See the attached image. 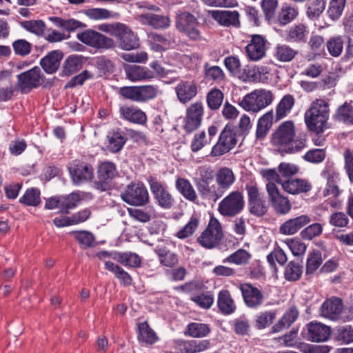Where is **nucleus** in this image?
<instances>
[{
    "label": "nucleus",
    "instance_id": "obj_1",
    "mask_svg": "<svg viewBox=\"0 0 353 353\" xmlns=\"http://www.w3.org/2000/svg\"><path fill=\"white\" fill-rule=\"evenodd\" d=\"M272 144L285 153H296L307 146V135L296 134L294 123L292 121L283 122L272 134Z\"/></svg>",
    "mask_w": 353,
    "mask_h": 353
},
{
    "label": "nucleus",
    "instance_id": "obj_2",
    "mask_svg": "<svg viewBox=\"0 0 353 353\" xmlns=\"http://www.w3.org/2000/svg\"><path fill=\"white\" fill-rule=\"evenodd\" d=\"M330 104L323 99H316L304 114L305 123L309 131L321 134L329 128Z\"/></svg>",
    "mask_w": 353,
    "mask_h": 353
},
{
    "label": "nucleus",
    "instance_id": "obj_3",
    "mask_svg": "<svg viewBox=\"0 0 353 353\" xmlns=\"http://www.w3.org/2000/svg\"><path fill=\"white\" fill-rule=\"evenodd\" d=\"M118 93L126 99L138 103H146L161 95L162 91L157 85L149 84L121 87Z\"/></svg>",
    "mask_w": 353,
    "mask_h": 353
},
{
    "label": "nucleus",
    "instance_id": "obj_4",
    "mask_svg": "<svg viewBox=\"0 0 353 353\" xmlns=\"http://www.w3.org/2000/svg\"><path fill=\"white\" fill-rule=\"evenodd\" d=\"M273 99L270 90L257 89L244 96L239 105L245 111L256 113L270 105Z\"/></svg>",
    "mask_w": 353,
    "mask_h": 353
},
{
    "label": "nucleus",
    "instance_id": "obj_5",
    "mask_svg": "<svg viewBox=\"0 0 353 353\" xmlns=\"http://www.w3.org/2000/svg\"><path fill=\"white\" fill-rule=\"evenodd\" d=\"M223 231L221 223L214 217H211L206 228L198 236L199 244L208 250L218 247L223 238Z\"/></svg>",
    "mask_w": 353,
    "mask_h": 353
},
{
    "label": "nucleus",
    "instance_id": "obj_6",
    "mask_svg": "<svg viewBox=\"0 0 353 353\" xmlns=\"http://www.w3.org/2000/svg\"><path fill=\"white\" fill-rule=\"evenodd\" d=\"M244 207L243 194L237 190L230 192L220 201L217 210L221 215L232 218L241 213Z\"/></svg>",
    "mask_w": 353,
    "mask_h": 353
},
{
    "label": "nucleus",
    "instance_id": "obj_7",
    "mask_svg": "<svg viewBox=\"0 0 353 353\" xmlns=\"http://www.w3.org/2000/svg\"><path fill=\"white\" fill-rule=\"evenodd\" d=\"M147 181L155 203L163 210L171 209L174 205L175 200L167 185L152 175L148 177Z\"/></svg>",
    "mask_w": 353,
    "mask_h": 353
},
{
    "label": "nucleus",
    "instance_id": "obj_8",
    "mask_svg": "<svg viewBox=\"0 0 353 353\" xmlns=\"http://www.w3.org/2000/svg\"><path fill=\"white\" fill-rule=\"evenodd\" d=\"M236 181V176L232 169L223 167L215 174V181L212 188L210 201L216 202L227 192Z\"/></svg>",
    "mask_w": 353,
    "mask_h": 353
},
{
    "label": "nucleus",
    "instance_id": "obj_9",
    "mask_svg": "<svg viewBox=\"0 0 353 353\" xmlns=\"http://www.w3.org/2000/svg\"><path fill=\"white\" fill-rule=\"evenodd\" d=\"M122 200L134 206H144L149 202V194L145 185L141 182H132L121 193Z\"/></svg>",
    "mask_w": 353,
    "mask_h": 353
},
{
    "label": "nucleus",
    "instance_id": "obj_10",
    "mask_svg": "<svg viewBox=\"0 0 353 353\" xmlns=\"http://www.w3.org/2000/svg\"><path fill=\"white\" fill-rule=\"evenodd\" d=\"M176 27L179 32L185 34L191 40L201 39L199 23L197 19L188 12H183L176 15Z\"/></svg>",
    "mask_w": 353,
    "mask_h": 353
},
{
    "label": "nucleus",
    "instance_id": "obj_11",
    "mask_svg": "<svg viewBox=\"0 0 353 353\" xmlns=\"http://www.w3.org/2000/svg\"><path fill=\"white\" fill-rule=\"evenodd\" d=\"M77 37L84 44L97 50H108L115 47L112 39L92 29L78 33Z\"/></svg>",
    "mask_w": 353,
    "mask_h": 353
},
{
    "label": "nucleus",
    "instance_id": "obj_12",
    "mask_svg": "<svg viewBox=\"0 0 353 353\" xmlns=\"http://www.w3.org/2000/svg\"><path fill=\"white\" fill-rule=\"evenodd\" d=\"M68 169L75 185L90 181L94 178L92 165L85 161L74 159L68 163Z\"/></svg>",
    "mask_w": 353,
    "mask_h": 353
},
{
    "label": "nucleus",
    "instance_id": "obj_13",
    "mask_svg": "<svg viewBox=\"0 0 353 353\" xmlns=\"http://www.w3.org/2000/svg\"><path fill=\"white\" fill-rule=\"evenodd\" d=\"M43 81V76L39 67H34L17 75V89L22 93H28L39 87Z\"/></svg>",
    "mask_w": 353,
    "mask_h": 353
},
{
    "label": "nucleus",
    "instance_id": "obj_14",
    "mask_svg": "<svg viewBox=\"0 0 353 353\" xmlns=\"http://www.w3.org/2000/svg\"><path fill=\"white\" fill-rule=\"evenodd\" d=\"M197 173L199 177L194 179V183L199 194L203 199L210 201L215 174L210 168L206 166L199 167Z\"/></svg>",
    "mask_w": 353,
    "mask_h": 353
},
{
    "label": "nucleus",
    "instance_id": "obj_15",
    "mask_svg": "<svg viewBox=\"0 0 353 353\" xmlns=\"http://www.w3.org/2000/svg\"><path fill=\"white\" fill-rule=\"evenodd\" d=\"M237 143L236 132L227 125L219 135L217 143L212 147L211 156L218 157L226 154L233 149Z\"/></svg>",
    "mask_w": 353,
    "mask_h": 353
},
{
    "label": "nucleus",
    "instance_id": "obj_16",
    "mask_svg": "<svg viewBox=\"0 0 353 353\" xmlns=\"http://www.w3.org/2000/svg\"><path fill=\"white\" fill-rule=\"evenodd\" d=\"M204 114V107L201 102L192 103L185 112L183 120V130L187 133H191L196 130L201 124Z\"/></svg>",
    "mask_w": 353,
    "mask_h": 353
},
{
    "label": "nucleus",
    "instance_id": "obj_17",
    "mask_svg": "<svg viewBox=\"0 0 353 353\" xmlns=\"http://www.w3.org/2000/svg\"><path fill=\"white\" fill-rule=\"evenodd\" d=\"M266 190L269 201L276 213L285 214L291 210V203L288 199L281 194L274 183H268Z\"/></svg>",
    "mask_w": 353,
    "mask_h": 353
},
{
    "label": "nucleus",
    "instance_id": "obj_18",
    "mask_svg": "<svg viewBox=\"0 0 353 353\" xmlns=\"http://www.w3.org/2000/svg\"><path fill=\"white\" fill-rule=\"evenodd\" d=\"M344 305L343 301L338 297L332 296L326 299L321 305L320 315L332 321H345L342 316Z\"/></svg>",
    "mask_w": 353,
    "mask_h": 353
},
{
    "label": "nucleus",
    "instance_id": "obj_19",
    "mask_svg": "<svg viewBox=\"0 0 353 353\" xmlns=\"http://www.w3.org/2000/svg\"><path fill=\"white\" fill-rule=\"evenodd\" d=\"M245 305L252 309L261 307L264 302L263 292L250 283H242L239 287Z\"/></svg>",
    "mask_w": 353,
    "mask_h": 353
},
{
    "label": "nucleus",
    "instance_id": "obj_20",
    "mask_svg": "<svg viewBox=\"0 0 353 353\" xmlns=\"http://www.w3.org/2000/svg\"><path fill=\"white\" fill-rule=\"evenodd\" d=\"M267 40L259 34H253L250 43L245 47L248 58L252 61H258L263 59L268 49Z\"/></svg>",
    "mask_w": 353,
    "mask_h": 353
},
{
    "label": "nucleus",
    "instance_id": "obj_21",
    "mask_svg": "<svg viewBox=\"0 0 353 353\" xmlns=\"http://www.w3.org/2000/svg\"><path fill=\"white\" fill-rule=\"evenodd\" d=\"M331 335V329L329 326L312 321L306 326L305 338L312 342H323L329 339Z\"/></svg>",
    "mask_w": 353,
    "mask_h": 353
},
{
    "label": "nucleus",
    "instance_id": "obj_22",
    "mask_svg": "<svg viewBox=\"0 0 353 353\" xmlns=\"http://www.w3.org/2000/svg\"><path fill=\"white\" fill-rule=\"evenodd\" d=\"M126 78L132 81H146L155 79L154 72L145 66L126 65L124 67Z\"/></svg>",
    "mask_w": 353,
    "mask_h": 353
},
{
    "label": "nucleus",
    "instance_id": "obj_23",
    "mask_svg": "<svg viewBox=\"0 0 353 353\" xmlns=\"http://www.w3.org/2000/svg\"><path fill=\"white\" fill-rule=\"evenodd\" d=\"M136 19L142 25L149 26L154 29H166L171 24L169 17L154 13L141 14Z\"/></svg>",
    "mask_w": 353,
    "mask_h": 353
},
{
    "label": "nucleus",
    "instance_id": "obj_24",
    "mask_svg": "<svg viewBox=\"0 0 353 353\" xmlns=\"http://www.w3.org/2000/svg\"><path fill=\"white\" fill-rule=\"evenodd\" d=\"M116 37L119 41L120 47L125 50L137 48L139 46L137 35L128 26L123 24L120 27Z\"/></svg>",
    "mask_w": 353,
    "mask_h": 353
},
{
    "label": "nucleus",
    "instance_id": "obj_25",
    "mask_svg": "<svg viewBox=\"0 0 353 353\" xmlns=\"http://www.w3.org/2000/svg\"><path fill=\"white\" fill-rule=\"evenodd\" d=\"M176 347L181 353H199L210 349L209 340H178Z\"/></svg>",
    "mask_w": 353,
    "mask_h": 353
},
{
    "label": "nucleus",
    "instance_id": "obj_26",
    "mask_svg": "<svg viewBox=\"0 0 353 353\" xmlns=\"http://www.w3.org/2000/svg\"><path fill=\"white\" fill-rule=\"evenodd\" d=\"M210 14L212 17L221 26L235 28L240 26L239 14L237 11L212 10Z\"/></svg>",
    "mask_w": 353,
    "mask_h": 353
},
{
    "label": "nucleus",
    "instance_id": "obj_27",
    "mask_svg": "<svg viewBox=\"0 0 353 353\" xmlns=\"http://www.w3.org/2000/svg\"><path fill=\"white\" fill-rule=\"evenodd\" d=\"M282 188L288 194L296 195L306 193L311 190L312 185L306 179H291L281 183Z\"/></svg>",
    "mask_w": 353,
    "mask_h": 353
},
{
    "label": "nucleus",
    "instance_id": "obj_28",
    "mask_svg": "<svg viewBox=\"0 0 353 353\" xmlns=\"http://www.w3.org/2000/svg\"><path fill=\"white\" fill-rule=\"evenodd\" d=\"M177 99L182 103L191 101L197 94V87L193 81H181L175 88Z\"/></svg>",
    "mask_w": 353,
    "mask_h": 353
},
{
    "label": "nucleus",
    "instance_id": "obj_29",
    "mask_svg": "<svg viewBox=\"0 0 353 353\" xmlns=\"http://www.w3.org/2000/svg\"><path fill=\"white\" fill-rule=\"evenodd\" d=\"M175 188L186 200L199 204L198 194L188 179L178 177L175 181Z\"/></svg>",
    "mask_w": 353,
    "mask_h": 353
},
{
    "label": "nucleus",
    "instance_id": "obj_30",
    "mask_svg": "<svg viewBox=\"0 0 353 353\" xmlns=\"http://www.w3.org/2000/svg\"><path fill=\"white\" fill-rule=\"evenodd\" d=\"M310 221L311 219L307 215H301L284 222L280 226L279 230L283 234L292 235Z\"/></svg>",
    "mask_w": 353,
    "mask_h": 353
},
{
    "label": "nucleus",
    "instance_id": "obj_31",
    "mask_svg": "<svg viewBox=\"0 0 353 353\" xmlns=\"http://www.w3.org/2000/svg\"><path fill=\"white\" fill-rule=\"evenodd\" d=\"M299 312L296 307L292 306L287 310L281 318L272 326L274 333L279 332L287 329L297 319Z\"/></svg>",
    "mask_w": 353,
    "mask_h": 353
},
{
    "label": "nucleus",
    "instance_id": "obj_32",
    "mask_svg": "<svg viewBox=\"0 0 353 353\" xmlns=\"http://www.w3.org/2000/svg\"><path fill=\"white\" fill-rule=\"evenodd\" d=\"M294 103L295 99L292 95H284L275 108V121L285 119L291 112Z\"/></svg>",
    "mask_w": 353,
    "mask_h": 353
},
{
    "label": "nucleus",
    "instance_id": "obj_33",
    "mask_svg": "<svg viewBox=\"0 0 353 353\" xmlns=\"http://www.w3.org/2000/svg\"><path fill=\"white\" fill-rule=\"evenodd\" d=\"M62 58L61 51L53 50L41 59L40 63L46 73L52 74L58 70Z\"/></svg>",
    "mask_w": 353,
    "mask_h": 353
},
{
    "label": "nucleus",
    "instance_id": "obj_34",
    "mask_svg": "<svg viewBox=\"0 0 353 353\" xmlns=\"http://www.w3.org/2000/svg\"><path fill=\"white\" fill-rule=\"evenodd\" d=\"M119 112L125 120L134 123L144 124L147 121L145 113L134 106H121Z\"/></svg>",
    "mask_w": 353,
    "mask_h": 353
},
{
    "label": "nucleus",
    "instance_id": "obj_35",
    "mask_svg": "<svg viewBox=\"0 0 353 353\" xmlns=\"http://www.w3.org/2000/svg\"><path fill=\"white\" fill-rule=\"evenodd\" d=\"M332 119L346 125H353V105L352 103L345 102L339 105L333 114Z\"/></svg>",
    "mask_w": 353,
    "mask_h": 353
},
{
    "label": "nucleus",
    "instance_id": "obj_36",
    "mask_svg": "<svg viewBox=\"0 0 353 353\" xmlns=\"http://www.w3.org/2000/svg\"><path fill=\"white\" fill-rule=\"evenodd\" d=\"M154 252L158 256L159 262L161 265L172 268L178 263V255L164 246H157Z\"/></svg>",
    "mask_w": 353,
    "mask_h": 353
},
{
    "label": "nucleus",
    "instance_id": "obj_37",
    "mask_svg": "<svg viewBox=\"0 0 353 353\" xmlns=\"http://www.w3.org/2000/svg\"><path fill=\"white\" fill-rule=\"evenodd\" d=\"M309 31L307 26L299 23L290 28L286 35V39L290 42L305 43Z\"/></svg>",
    "mask_w": 353,
    "mask_h": 353
},
{
    "label": "nucleus",
    "instance_id": "obj_38",
    "mask_svg": "<svg viewBox=\"0 0 353 353\" xmlns=\"http://www.w3.org/2000/svg\"><path fill=\"white\" fill-rule=\"evenodd\" d=\"M211 332L209 325L198 322L190 323L184 331L185 336L192 338H204Z\"/></svg>",
    "mask_w": 353,
    "mask_h": 353
},
{
    "label": "nucleus",
    "instance_id": "obj_39",
    "mask_svg": "<svg viewBox=\"0 0 353 353\" xmlns=\"http://www.w3.org/2000/svg\"><path fill=\"white\" fill-rule=\"evenodd\" d=\"M218 306L224 314H230L236 310V305L228 290H222L218 295Z\"/></svg>",
    "mask_w": 353,
    "mask_h": 353
},
{
    "label": "nucleus",
    "instance_id": "obj_40",
    "mask_svg": "<svg viewBox=\"0 0 353 353\" xmlns=\"http://www.w3.org/2000/svg\"><path fill=\"white\" fill-rule=\"evenodd\" d=\"M274 115L272 110L267 112L259 118L257 123L256 137L258 139H263L272 127Z\"/></svg>",
    "mask_w": 353,
    "mask_h": 353
},
{
    "label": "nucleus",
    "instance_id": "obj_41",
    "mask_svg": "<svg viewBox=\"0 0 353 353\" xmlns=\"http://www.w3.org/2000/svg\"><path fill=\"white\" fill-rule=\"evenodd\" d=\"M299 53V51L287 44H278L274 52V57L281 62L291 61Z\"/></svg>",
    "mask_w": 353,
    "mask_h": 353
},
{
    "label": "nucleus",
    "instance_id": "obj_42",
    "mask_svg": "<svg viewBox=\"0 0 353 353\" xmlns=\"http://www.w3.org/2000/svg\"><path fill=\"white\" fill-rule=\"evenodd\" d=\"M112 258L122 265L131 268H138L141 263V257L134 252H117Z\"/></svg>",
    "mask_w": 353,
    "mask_h": 353
},
{
    "label": "nucleus",
    "instance_id": "obj_43",
    "mask_svg": "<svg viewBox=\"0 0 353 353\" xmlns=\"http://www.w3.org/2000/svg\"><path fill=\"white\" fill-rule=\"evenodd\" d=\"M48 20L55 26L68 32H73L83 26V23L74 19H64L59 17H49Z\"/></svg>",
    "mask_w": 353,
    "mask_h": 353
},
{
    "label": "nucleus",
    "instance_id": "obj_44",
    "mask_svg": "<svg viewBox=\"0 0 353 353\" xmlns=\"http://www.w3.org/2000/svg\"><path fill=\"white\" fill-rule=\"evenodd\" d=\"M70 234L79 243L82 249L92 248L95 245V237L94 234L87 230L72 231Z\"/></svg>",
    "mask_w": 353,
    "mask_h": 353
},
{
    "label": "nucleus",
    "instance_id": "obj_45",
    "mask_svg": "<svg viewBox=\"0 0 353 353\" xmlns=\"http://www.w3.org/2000/svg\"><path fill=\"white\" fill-rule=\"evenodd\" d=\"M108 148L112 152H119L125 145L127 138L121 131H113L108 135Z\"/></svg>",
    "mask_w": 353,
    "mask_h": 353
},
{
    "label": "nucleus",
    "instance_id": "obj_46",
    "mask_svg": "<svg viewBox=\"0 0 353 353\" xmlns=\"http://www.w3.org/2000/svg\"><path fill=\"white\" fill-rule=\"evenodd\" d=\"M105 268L112 272L123 285L128 286L132 284V279L130 275L117 264L110 261H105Z\"/></svg>",
    "mask_w": 353,
    "mask_h": 353
},
{
    "label": "nucleus",
    "instance_id": "obj_47",
    "mask_svg": "<svg viewBox=\"0 0 353 353\" xmlns=\"http://www.w3.org/2000/svg\"><path fill=\"white\" fill-rule=\"evenodd\" d=\"M83 57L73 54L69 56L65 61L63 68V74L70 76L82 68Z\"/></svg>",
    "mask_w": 353,
    "mask_h": 353
},
{
    "label": "nucleus",
    "instance_id": "obj_48",
    "mask_svg": "<svg viewBox=\"0 0 353 353\" xmlns=\"http://www.w3.org/2000/svg\"><path fill=\"white\" fill-rule=\"evenodd\" d=\"M199 223V218L196 215H192L188 222L176 233L175 236L179 239L190 237L198 229Z\"/></svg>",
    "mask_w": 353,
    "mask_h": 353
},
{
    "label": "nucleus",
    "instance_id": "obj_49",
    "mask_svg": "<svg viewBox=\"0 0 353 353\" xmlns=\"http://www.w3.org/2000/svg\"><path fill=\"white\" fill-rule=\"evenodd\" d=\"M276 310H265L259 312L255 317V327L259 330L264 329L270 325L276 316Z\"/></svg>",
    "mask_w": 353,
    "mask_h": 353
},
{
    "label": "nucleus",
    "instance_id": "obj_50",
    "mask_svg": "<svg viewBox=\"0 0 353 353\" xmlns=\"http://www.w3.org/2000/svg\"><path fill=\"white\" fill-rule=\"evenodd\" d=\"M83 13L92 20H103L110 18H117L119 14L114 13L105 8H89L83 10Z\"/></svg>",
    "mask_w": 353,
    "mask_h": 353
},
{
    "label": "nucleus",
    "instance_id": "obj_51",
    "mask_svg": "<svg viewBox=\"0 0 353 353\" xmlns=\"http://www.w3.org/2000/svg\"><path fill=\"white\" fill-rule=\"evenodd\" d=\"M224 98L223 92L218 88H212L206 95L208 107L211 110L219 109L223 103Z\"/></svg>",
    "mask_w": 353,
    "mask_h": 353
},
{
    "label": "nucleus",
    "instance_id": "obj_52",
    "mask_svg": "<svg viewBox=\"0 0 353 353\" xmlns=\"http://www.w3.org/2000/svg\"><path fill=\"white\" fill-rule=\"evenodd\" d=\"M270 70L266 66L256 65L249 70L248 77L254 82L265 83L268 81Z\"/></svg>",
    "mask_w": 353,
    "mask_h": 353
},
{
    "label": "nucleus",
    "instance_id": "obj_53",
    "mask_svg": "<svg viewBox=\"0 0 353 353\" xmlns=\"http://www.w3.org/2000/svg\"><path fill=\"white\" fill-rule=\"evenodd\" d=\"M138 328V339L139 341L147 344H153L155 343L157 336L146 322L140 323Z\"/></svg>",
    "mask_w": 353,
    "mask_h": 353
},
{
    "label": "nucleus",
    "instance_id": "obj_54",
    "mask_svg": "<svg viewBox=\"0 0 353 353\" xmlns=\"http://www.w3.org/2000/svg\"><path fill=\"white\" fill-rule=\"evenodd\" d=\"M203 72L205 77L210 81L220 83L223 81L225 74L223 70L217 65H210L208 63H205L203 65Z\"/></svg>",
    "mask_w": 353,
    "mask_h": 353
},
{
    "label": "nucleus",
    "instance_id": "obj_55",
    "mask_svg": "<svg viewBox=\"0 0 353 353\" xmlns=\"http://www.w3.org/2000/svg\"><path fill=\"white\" fill-rule=\"evenodd\" d=\"M250 259L251 254L249 252L244 249H239L225 258L223 262L240 265L248 263Z\"/></svg>",
    "mask_w": 353,
    "mask_h": 353
},
{
    "label": "nucleus",
    "instance_id": "obj_56",
    "mask_svg": "<svg viewBox=\"0 0 353 353\" xmlns=\"http://www.w3.org/2000/svg\"><path fill=\"white\" fill-rule=\"evenodd\" d=\"M344 40L342 36H334L327 41L326 46L330 55L339 57L343 50Z\"/></svg>",
    "mask_w": 353,
    "mask_h": 353
},
{
    "label": "nucleus",
    "instance_id": "obj_57",
    "mask_svg": "<svg viewBox=\"0 0 353 353\" xmlns=\"http://www.w3.org/2000/svg\"><path fill=\"white\" fill-rule=\"evenodd\" d=\"M114 164L110 161L101 163L98 168V176L100 180L107 181L113 179L117 175Z\"/></svg>",
    "mask_w": 353,
    "mask_h": 353
},
{
    "label": "nucleus",
    "instance_id": "obj_58",
    "mask_svg": "<svg viewBox=\"0 0 353 353\" xmlns=\"http://www.w3.org/2000/svg\"><path fill=\"white\" fill-rule=\"evenodd\" d=\"M298 14L297 8L290 5H283L279 15V21L282 25L288 24L293 21Z\"/></svg>",
    "mask_w": 353,
    "mask_h": 353
},
{
    "label": "nucleus",
    "instance_id": "obj_59",
    "mask_svg": "<svg viewBox=\"0 0 353 353\" xmlns=\"http://www.w3.org/2000/svg\"><path fill=\"white\" fill-rule=\"evenodd\" d=\"M61 198V212L68 214L69 211L74 208L81 201L79 194L72 192L67 196H60Z\"/></svg>",
    "mask_w": 353,
    "mask_h": 353
},
{
    "label": "nucleus",
    "instance_id": "obj_60",
    "mask_svg": "<svg viewBox=\"0 0 353 353\" xmlns=\"http://www.w3.org/2000/svg\"><path fill=\"white\" fill-rule=\"evenodd\" d=\"M19 201L29 206H37L40 202V191L37 188L28 189Z\"/></svg>",
    "mask_w": 353,
    "mask_h": 353
},
{
    "label": "nucleus",
    "instance_id": "obj_61",
    "mask_svg": "<svg viewBox=\"0 0 353 353\" xmlns=\"http://www.w3.org/2000/svg\"><path fill=\"white\" fill-rule=\"evenodd\" d=\"M248 210L251 214L260 217L265 214L268 206L263 198L248 201Z\"/></svg>",
    "mask_w": 353,
    "mask_h": 353
},
{
    "label": "nucleus",
    "instance_id": "obj_62",
    "mask_svg": "<svg viewBox=\"0 0 353 353\" xmlns=\"http://www.w3.org/2000/svg\"><path fill=\"white\" fill-rule=\"evenodd\" d=\"M302 266L294 261L290 262L285 270L284 276L288 281H296L300 279L303 270Z\"/></svg>",
    "mask_w": 353,
    "mask_h": 353
},
{
    "label": "nucleus",
    "instance_id": "obj_63",
    "mask_svg": "<svg viewBox=\"0 0 353 353\" xmlns=\"http://www.w3.org/2000/svg\"><path fill=\"white\" fill-rule=\"evenodd\" d=\"M322 261L321 252L316 251L310 253L307 259L306 274H313L319 268Z\"/></svg>",
    "mask_w": 353,
    "mask_h": 353
},
{
    "label": "nucleus",
    "instance_id": "obj_64",
    "mask_svg": "<svg viewBox=\"0 0 353 353\" xmlns=\"http://www.w3.org/2000/svg\"><path fill=\"white\" fill-rule=\"evenodd\" d=\"M210 144L204 131L196 133L191 141L190 148L193 152H197L206 145Z\"/></svg>",
    "mask_w": 353,
    "mask_h": 353
}]
</instances>
